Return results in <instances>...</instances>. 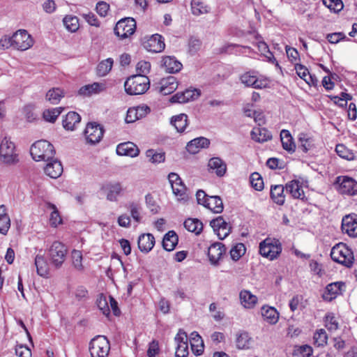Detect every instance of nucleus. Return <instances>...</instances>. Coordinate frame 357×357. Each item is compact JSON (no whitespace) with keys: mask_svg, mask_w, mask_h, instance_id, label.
Returning <instances> with one entry per match:
<instances>
[{"mask_svg":"<svg viewBox=\"0 0 357 357\" xmlns=\"http://www.w3.org/2000/svg\"><path fill=\"white\" fill-rule=\"evenodd\" d=\"M15 354L20 357H31L30 349L24 345L17 346L15 349Z\"/></svg>","mask_w":357,"mask_h":357,"instance_id":"nucleus-64","label":"nucleus"},{"mask_svg":"<svg viewBox=\"0 0 357 357\" xmlns=\"http://www.w3.org/2000/svg\"><path fill=\"white\" fill-rule=\"evenodd\" d=\"M329 280V275L324 265L314 261V282L324 285L327 283Z\"/></svg>","mask_w":357,"mask_h":357,"instance_id":"nucleus-22","label":"nucleus"},{"mask_svg":"<svg viewBox=\"0 0 357 357\" xmlns=\"http://www.w3.org/2000/svg\"><path fill=\"white\" fill-rule=\"evenodd\" d=\"M63 22L66 28L70 32H75L79 29V20L76 16L66 15Z\"/></svg>","mask_w":357,"mask_h":357,"instance_id":"nucleus-44","label":"nucleus"},{"mask_svg":"<svg viewBox=\"0 0 357 357\" xmlns=\"http://www.w3.org/2000/svg\"><path fill=\"white\" fill-rule=\"evenodd\" d=\"M252 139L257 142L263 143L272 139V135L265 128H255L250 133Z\"/></svg>","mask_w":357,"mask_h":357,"instance_id":"nucleus-29","label":"nucleus"},{"mask_svg":"<svg viewBox=\"0 0 357 357\" xmlns=\"http://www.w3.org/2000/svg\"><path fill=\"white\" fill-rule=\"evenodd\" d=\"M46 205L48 209L52 210L50 218V225L52 227H56L58 225L62 222V219L59 215V211L54 204L47 202Z\"/></svg>","mask_w":357,"mask_h":357,"instance_id":"nucleus-41","label":"nucleus"},{"mask_svg":"<svg viewBox=\"0 0 357 357\" xmlns=\"http://www.w3.org/2000/svg\"><path fill=\"white\" fill-rule=\"evenodd\" d=\"M67 252L64 244L54 241L48 250L51 264L56 268H59L66 260Z\"/></svg>","mask_w":357,"mask_h":357,"instance_id":"nucleus-6","label":"nucleus"},{"mask_svg":"<svg viewBox=\"0 0 357 357\" xmlns=\"http://www.w3.org/2000/svg\"><path fill=\"white\" fill-rule=\"evenodd\" d=\"M208 167L210 169L215 170L218 176H223L227 171L226 163L218 157H214L209 160Z\"/></svg>","mask_w":357,"mask_h":357,"instance_id":"nucleus-27","label":"nucleus"},{"mask_svg":"<svg viewBox=\"0 0 357 357\" xmlns=\"http://www.w3.org/2000/svg\"><path fill=\"white\" fill-rule=\"evenodd\" d=\"M182 100L181 102H187L198 98L200 96V91L198 89H186L185 91L181 92Z\"/></svg>","mask_w":357,"mask_h":357,"instance_id":"nucleus-56","label":"nucleus"},{"mask_svg":"<svg viewBox=\"0 0 357 357\" xmlns=\"http://www.w3.org/2000/svg\"><path fill=\"white\" fill-rule=\"evenodd\" d=\"M47 162L45 167V174L53 178L60 176L63 172V167L61 162L54 158Z\"/></svg>","mask_w":357,"mask_h":357,"instance_id":"nucleus-23","label":"nucleus"},{"mask_svg":"<svg viewBox=\"0 0 357 357\" xmlns=\"http://www.w3.org/2000/svg\"><path fill=\"white\" fill-rule=\"evenodd\" d=\"M339 183V191L342 195H354L357 194V182L348 176H338L336 181Z\"/></svg>","mask_w":357,"mask_h":357,"instance_id":"nucleus-11","label":"nucleus"},{"mask_svg":"<svg viewBox=\"0 0 357 357\" xmlns=\"http://www.w3.org/2000/svg\"><path fill=\"white\" fill-rule=\"evenodd\" d=\"M210 140L204 137H197L190 141L186 145V150L191 154L197 153L201 149L208 148Z\"/></svg>","mask_w":357,"mask_h":357,"instance_id":"nucleus-19","label":"nucleus"},{"mask_svg":"<svg viewBox=\"0 0 357 357\" xmlns=\"http://www.w3.org/2000/svg\"><path fill=\"white\" fill-rule=\"evenodd\" d=\"M0 157L3 162L8 165H13L19 162L18 154L16 153L15 144L10 137L5 136L0 144Z\"/></svg>","mask_w":357,"mask_h":357,"instance_id":"nucleus-3","label":"nucleus"},{"mask_svg":"<svg viewBox=\"0 0 357 357\" xmlns=\"http://www.w3.org/2000/svg\"><path fill=\"white\" fill-rule=\"evenodd\" d=\"M143 46L149 52L158 53L165 49V45L162 36L153 34L143 42Z\"/></svg>","mask_w":357,"mask_h":357,"instance_id":"nucleus-14","label":"nucleus"},{"mask_svg":"<svg viewBox=\"0 0 357 357\" xmlns=\"http://www.w3.org/2000/svg\"><path fill=\"white\" fill-rule=\"evenodd\" d=\"M64 91L60 88H52L46 93V100L51 104H58L61 99L64 97Z\"/></svg>","mask_w":357,"mask_h":357,"instance_id":"nucleus-39","label":"nucleus"},{"mask_svg":"<svg viewBox=\"0 0 357 357\" xmlns=\"http://www.w3.org/2000/svg\"><path fill=\"white\" fill-rule=\"evenodd\" d=\"M146 156L149 158V161L152 163H160L165 160V152H158L153 149H149L146 152Z\"/></svg>","mask_w":357,"mask_h":357,"instance_id":"nucleus-46","label":"nucleus"},{"mask_svg":"<svg viewBox=\"0 0 357 357\" xmlns=\"http://www.w3.org/2000/svg\"><path fill=\"white\" fill-rule=\"evenodd\" d=\"M168 179L172 185L174 194L181 200L186 199L188 198L186 187L179 176L176 173L172 172L168 175Z\"/></svg>","mask_w":357,"mask_h":357,"instance_id":"nucleus-10","label":"nucleus"},{"mask_svg":"<svg viewBox=\"0 0 357 357\" xmlns=\"http://www.w3.org/2000/svg\"><path fill=\"white\" fill-rule=\"evenodd\" d=\"M14 48L24 51L33 45V40L26 30H18L13 34Z\"/></svg>","mask_w":357,"mask_h":357,"instance_id":"nucleus-9","label":"nucleus"},{"mask_svg":"<svg viewBox=\"0 0 357 357\" xmlns=\"http://www.w3.org/2000/svg\"><path fill=\"white\" fill-rule=\"evenodd\" d=\"M73 264L77 270H82L83 266L82 264V255L80 251L74 250L72 252Z\"/></svg>","mask_w":357,"mask_h":357,"instance_id":"nucleus-59","label":"nucleus"},{"mask_svg":"<svg viewBox=\"0 0 357 357\" xmlns=\"http://www.w3.org/2000/svg\"><path fill=\"white\" fill-rule=\"evenodd\" d=\"M151 69V63L146 61H140L136 66V70L139 73L138 74H147L149 73Z\"/></svg>","mask_w":357,"mask_h":357,"instance_id":"nucleus-63","label":"nucleus"},{"mask_svg":"<svg viewBox=\"0 0 357 357\" xmlns=\"http://www.w3.org/2000/svg\"><path fill=\"white\" fill-rule=\"evenodd\" d=\"M84 133L86 142L93 145L98 143L102 138L104 129L100 124L91 122L86 125Z\"/></svg>","mask_w":357,"mask_h":357,"instance_id":"nucleus-8","label":"nucleus"},{"mask_svg":"<svg viewBox=\"0 0 357 357\" xmlns=\"http://www.w3.org/2000/svg\"><path fill=\"white\" fill-rule=\"evenodd\" d=\"M170 123L178 132H183L188 126V116L185 114L174 116Z\"/></svg>","mask_w":357,"mask_h":357,"instance_id":"nucleus-35","label":"nucleus"},{"mask_svg":"<svg viewBox=\"0 0 357 357\" xmlns=\"http://www.w3.org/2000/svg\"><path fill=\"white\" fill-rule=\"evenodd\" d=\"M178 238L174 231H169L163 237L162 247L167 251H172L178 244Z\"/></svg>","mask_w":357,"mask_h":357,"instance_id":"nucleus-32","label":"nucleus"},{"mask_svg":"<svg viewBox=\"0 0 357 357\" xmlns=\"http://www.w3.org/2000/svg\"><path fill=\"white\" fill-rule=\"evenodd\" d=\"M280 139L282 147L289 153H293L296 149V144L290 132L287 130H282L280 132Z\"/></svg>","mask_w":357,"mask_h":357,"instance_id":"nucleus-33","label":"nucleus"},{"mask_svg":"<svg viewBox=\"0 0 357 357\" xmlns=\"http://www.w3.org/2000/svg\"><path fill=\"white\" fill-rule=\"evenodd\" d=\"M35 266L37 273L46 277L49 273V266L43 255L38 254L35 258Z\"/></svg>","mask_w":357,"mask_h":357,"instance_id":"nucleus-34","label":"nucleus"},{"mask_svg":"<svg viewBox=\"0 0 357 357\" xmlns=\"http://www.w3.org/2000/svg\"><path fill=\"white\" fill-rule=\"evenodd\" d=\"M202 41L197 37L192 36L188 42V51L191 54H196L201 48Z\"/></svg>","mask_w":357,"mask_h":357,"instance_id":"nucleus-57","label":"nucleus"},{"mask_svg":"<svg viewBox=\"0 0 357 357\" xmlns=\"http://www.w3.org/2000/svg\"><path fill=\"white\" fill-rule=\"evenodd\" d=\"M81 116L75 112H68L62 121L63 127L67 130H74L80 122Z\"/></svg>","mask_w":357,"mask_h":357,"instance_id":"nucleus-28","label":"nucleus"},{"mask_svg":"<svg viewBox=\"0 0 357 357\" xmlns=\"http://www.w3.org/2000/svg\"><path fill=\"white\" fill-rule=\"evenodd\" d=\"M204 206L215 213H222L224 209L222 200L219 196H208L204 199Z\"/></svg>","mask_w":357,"mask_h":357,"instance_id":"nucleus-26","label":"nucleus"},{"mask_svg":"<svg viewBox=\"0 0 357 357\" xmlns=\"http://www.w3.org/2000/svg\"><path fill=\"white\" fill-rule=\"evenodd\" d=\"M245 252V247L243 243H237L230 250V255L234 261H238Z\"/></svg>","mask_w":357,"mask_h":357,"instance_id":"nucleus-55","label":"nucleus"},{"mask_svg":"<svg viewBox=\"0 0 357 357\" xmlns=\"http://www.w3.org/2000/svg\"><path fill=\"white\" fill-rule=\"evenodd\" d=\"M236 343L238 349H249L252 343V338L249 336L248 333L242 332L237 335Z\"/></svg>","mask_w":357,"mask_h":357,"instance_id":"nucleus-40","label":"nucleus"},{"mask_svg":"<svg viewBox=\"0 0 357 357\" xmlns=\"http://www.w3.org/2000/svg\"><path fill=\"white\" fill-rule=\"evenodd\" d=\"M162 66L165 71L168 73H176L182 68V64L174 56H165L162 59Z\"/></svg>","mask_w":357,"mask_h":357,"instance_id":"nucleus-24","label":"nucleus"},{"mask_svg":"<svg viewBox=\"0 0 357 357\" xmlns=\"http://www.w3.org/2000/svg\"><path fill=\"white\" fill-rule=\"evenodd\" d=\"M226 252V248L222 243H215L208 249V256L211 264L216 266Z\"/></svg>","mask_w":357,"mask_h":357,"instance_id":"nucleus-16","label":"nucleus"},{"mask_svg":"<svg viewBox=\"0 0 357 357\" xmlns=\"http://www.w3.org/2000/svg\"><path fill=\"white\" fill-rule=\"evenodd\" d=\"M240 79L246 86H252L255 89H262L266 86L265 81L257 79L255 75H252L250 73L242 75Z\"/></svg>","mask_w":357,"mask_h":357,"instance_id":"nucleus-25","label":"nucleus"},{"mask_svg":"<svg viewBox=\"0 0 357 357\" xmlns=\"http://www.w3.org/2000/svg\"><path fill=\"white\" fill-rule=\"evenodd\" d=\"M113 63V59L111 58L102 61L97 66V74L102 77L106 75L111 70Z\"/></svg>","mask_w":357,"mask_h":357,"instance_id":"nucleus-42","label":"nucleus"},{"mask_svg":"<svg viewBox=\"0 0 357 357\" xmlns=\"http://www.w3.org/2000/svg\"><path fill=\"white\" fill-rule=\"evenodd\" d=\"M322 2L326 7L335 13L340 12L344 8L342 0H322Z\"/></svg>","mask_w":357,"mask_h":357,"instance_id":"nucleus-48","label":"nucleus"},{"mask_svg":"<svg viewBox=\"0 0 357 357\" xmlns=\"http://www.w3.org/2000/svg\"><path fill=\"white\" fill-rule=\"evenodd\" d=\"M328 336L324 329H320L314 333V345L323 347L327 343Z\"/></svg>","mask_w":357,"mask_h":357,"instance_id":"nucleus-53","label":"nucleus"},{"mask_svg":"<svg viewBox=\"0 0 357 357\" xmlns=\"http://www.w3.org/2000/svg\"><path fill=\"white\" fill-rule=\"evenodd\" d=\"M273 241V240L271 238H266L259 244V253L266 257H268L270 259L271 257V242Z\"/></svg>","mask_w":357,"mask_h":357,"instance_id":"nucleus-58","label":"nucleus"},{"mask_svg":"<svg viewBox=\"0 0 357 357\" xmlns=\"http://www.w3.org/2000/svg\"><path fill=\"white\" fill-rule=\"evenodd\" d=\"M210 225L220 240L225 239L231 232V227L229 226L222 216L213 219L210 222Z\"/></svg>","mask_w":357,"mask_h":357,"instance_id":"nucleus-12","label":"nucleus"},{"mask_svg":"<svg viewBox=\"0 0 357 357\" xmlns=\"http://www.w3.org/2000/svg\"><path fill=\"white\" fill-rule=\"evenodd\" d=\"M30 153L36 161H49L54 158L55 150L53 145L48 141L38 140L31 145Z\"/></svg>","mask_w":357,"mask_h":357,"instance_id":"nucleus-2","label":"nucleus"},{"mask_svg":"<svg viewBox=\"0 0 357 357\" xmlns=\"http://www.w3.org/2000/svg\"><path fill=\"white\" fill-rule=\"evenodd\" d=\"M150 87V81L144 75L137 74L129 77L124 83L126 92L128 95L144 93Z\"/></svg>","mask_w":357,"mask_h":357,"instance_id":"nucleus-1","label":"nucleus"},{"mask_svg":"<svg viewBox=\"0 0 357 357\" xmlns=\"http://www.w3.org/2000/svg\"><path fill=\"white\" fill-rule=\"evenodd\" d=\"M136 29V22L133 18L127 17L119 20L114 28L115 34L120 38H126L132 35Z\"/></svg>","mask_w":357,"mask_h":357,"instance_id":"nucleus-7","label":"nucleus"},{"mask_svg":"<svg viewBox=\"0 0 357 357\" xmlns=\"http://www.w3.org/2000/svg\"><path fill=\"white\" fill-rule=\"evenodd\" d=\"M261 314L267 322L275 324L279 319V313L275 307L264 306L261 307Z\"/></svg>","mask_w":357,"mask_h":357,"instance_id":"nucleus-36","label":"nucleus"},{"mask_svg":"<svg viewBox=\"0 0 357 357\" xmlns=\"http://www.w3.org/2000/svg\"><path fill=\"white\" fill-rule=\"evenodd\" d=\"M286 193H289L293 198L300 199L303 201L307 199L302 185L297 180H292L285 185Z\"/></svg>","mask_w":357,"mask_h":357,"instance_id":"nucleus-18","label":"nucleus"},{"mask_svg":"<svg viewBox=\"0 0 357 357\" xmlns=\"http://www.w3.org/2000/svg\"><path fill=\"white\" fill-rule=\"evenodd\" d=\"M298 141L300 143L298 148L303 152L307 153L311 149L312 146V139L307 134L303 132L301 133L298 136Z\"/></svg>","mask_w":357,"mask_h":357,"instance_id":"nucleus-49","label":"nucleus"},{"mask_svg":"<svg viewBox=\"0 0 357 357\" xmlns=\"http://www.w3.org/2000/svg\"><path fill=\"white\" fill-rule=\"evenodd\" d=\"M190 342L191 349L196 356H200L204 352V342L202 337L195 331L190 334Z\"/></svg>","mask_w":357,"mask_h":357,"instance_id":"nucleus-30","label":"nucleus"},{"mask_svg":"<svg viewBox=\"0 0 357 357\" xmlns=\"http://www.w3.org/2000/svg\"><path fill=\"white\" fill-rule=\"evenodd\" d=\"M250 183L256 190L261 191L264 189V181L261 176L258 172L251 174L250 177Z\"/></svg>","mask_w":357,"mask_h":357,"instance_id":"nucleus-52","label":"nucleus"},{"mask_svg":"<svg viewBox=\"0 0 357 357\" xmlns=\"http://www.w3.org/2000/svg\"><path fill=\"white\" fill-rule=\"evenodd\" d=\"M145 199L146 206L150 209L151 212L153 214L158 213L160 209V206L156 204L153 197L150 194H148L146 195Z\"/></svg>","mask_w":357,"mask_h":357,"instance_id":"nucleus-61","label":"nucleus"},{"mask_svg":"<svg viewBox=\"0 0 357 357\" xmlns=\"http://www.w3.org/2000/svg\"><path fill=\"white\" fill-rule=\"evenodd\" d=\"M127 208L130 212V215L132 219L137 222L139 223L142 221V216L140 215L141 206L139 204L132 202L127 204Z\"/></svg>","mask_w":357,"mask_h":357,"instance_id":"nucleus-45","label":"nucleus"},{"mask_svg":"<svg viewBox=\"0 0 357 357\" xmlns=\"http://www.w3.org/2000/svg\"><path fill=\"white\" fill-rule=\"evenodd\" d=\"M96 304L102 314L108 317L110 314V309L106 297L103 294H100L96 301Z\"/></svg>","mask_w":357,"mask_h":357,"instance_id":"nucleus-54","label":"nucleus"},{"mask_svg":"<svg viewBox=\"0 0 357 357\" xmlns=\"http://www.w3.org/2000/svg\"><path fill=\"white\" fill-rule=\"evenodd\" d=\"M138 147L132 142H127L119 144L116 147V153L119 155L136 157L139 155Z\"/></svg>","mask_w":357,"mask_h":357,"instance_id":"nucleus-20","label":"nucleus"},{"mask_svg":"<svg viewBox=\"0 0 357 357\" xmlns=\"http://www.w3.org/2000/svg\"><path fill=\"white\" fill-rule=\"evenodd\" d=\"M239 296L241 303L246 308L254 307L257 302V296L252 294L250 291L248 290H242L240 292Z\"/></svg>","mask_w":357,"mask_h":357,"instance_id":"nucleus-38","label":"nucleus"},{"mask_svg":"<svg viewBox=\"0 0 357 357\" xmlns=\"http://www.w3.org/2000/svg\"><path fill=\"white\" fill-rule=\"evenodd\" d=\"M185 228L190 231L199 235L203 230V223L197 218H188L185 220Z\"/></svg>","mask_w":357,"mask_h":357,"instance_id":"nucleus-37","label":"nucleus"},{"mask_svg":"<svg viewBox=\"0 0 357 357\" xmlns=\"http://www.w3.org/2000/svg\"><path fill=\"white\" fill-rule=\"evenodd\" d=\"M62 111L63 107L45 109L43 113V116L46 121L54 123Z\"/></svg>","mask_w":357,"mask_h":357,"instance_id":"nucleus-43","label":"nucleus"},{"mask_svg":"<svg viewBox=\"0 0 357 357\" xmlns=\"http://www.w3.org/2000/svg\"><path fill=\"white\" fill-rule=\"evenodd\" d=\"M284 189L282 185H271L270 195L272 200L278 205H283L284 203Z\"/></svg>","mask_w":357,"mask_h":357,"instance_id":"nucleus-31","label":"nucleus"},{"mask_svg":"<svg viewBox=\"0 0 357 357\" xmlns=\"http://www.w3.org/2000/svg\"><path fill=\"white\" fill-rule=\"evenodd\" d=\"M344 283L342 282H335L328 284L325 289L321 293V298L325 301H331L342 293V289Z\"/></svg>","mask_w":357,"mask_h":357,"instance_id":"nucleus-15","label":"nucleus"},{"mask_svg":"<svg viewBox=\"0 0 357 357\" xmlns=\"http://www.w3.org/2000/svg\"><path fill=\"white\" fill-rule=\"evenodd\" d=\"M335 151L337 155L348 160H352L354 159V153L347 149L344 144H337L335 148Z\"/></svg>","mask_w":357,"mask_h":357,"instance_id":"nucleus-50","label":"nucleus"},{"mask_svg":"<svg viewBox=\"0 0 357 357\" xmlns=\"http://www.w3.org/2000/svg\"><path fill=\"white\" fill-rule=\"evenodd\" d=\"M191 6L192 12L195 15H199L208 12V7L204 6L199 0H192Z\"/></svg>","mask_w":357,"mask_h":357,"instance_id":"nucleus-51","label":"nucleus"},{"mask_svg":"<svg viewBox=\"0 0 357 357\" xmlns=\"http://www.w3.org/2000/svg\"><path fill=\"white\" fill-rule=\"evenodd\" d=\"M10 227V220L8 215L0 218V233L6 234Z\"/></svg>","mask_w":357,"mask_h":357,"instance_id":"nucleus-62","label":"nucleus"},{"mask_svg":"<svg viewBox=\"0 0 357 357\" xmlns=\"http://www.w3.org/2000/svg\"><path fill=\"white\" fill-rule=\"evenodd\" d=\"M138 248L141 252L148 253L155 245V238L151 234H143L138 238Z\"/></svg>","mask_w":357,"mask_h":357,"instance_id":"nucleus-21","label":"nucleus"},{"mask_svg":"<svg viewBox=\"0 0 357 357\" xmlns=\"http://www.w3.org/2000/svg\"><path fill=\"white\" fill-rule=\"evenodd\" d=\"M110 349L109 342L104 335H97L89 344L91 357H107Z\"/></svg>","mask_w":357,"mask_h":357,"instance_id":"nucleus-5","label":"nucleus"},{"mask_svg":"<svg viewBox=\"0 0 357 357\" xmlns=\"http://www.w3.org/2000/svg\"><path fill=\"white\" fill-rule=\"evenodd\" d=\"M331 257L334 261L347 267H350L354 262V255L346 244L340 243L333 247Z\"/></svg>","mask_w":357,"mask_h":357,"instance_id":"nucleus-4","label":"nucleus"},{"mask_svg":"<svg viewBox=\"0 0 357 357\" xmlns=\"http://www.w3.org/2000/svg\"><path fill=\"white\" fill-rule=\"evenodd\" d=\"M273 241L271 242V257L270 259L273 260L278 257V256L280 254L282 251V248L280 244L278 243V241H275V239H273Z\"/></svg>","mask_w":357,"mask_h":357,"instance_id":"nucleus-60","label":"nucleus"},{"mask_svg":"<svg viewBox=\"0 0 357 357\" xmlns=\"http://www.w3.org/2000/svg\"><path fill=\"white\" fill-rule=\"evenodd\" d=\"M342 230L349 236H357V215H348L343 218Z\"/></svg>","mask_w":357,"mask_h":357,"instance_id":"nucleus-17","label":"nucleus"},{"mask_svg":"<svg viewBox=\"0 0 357 357\" xmlns=\"http://www.w3.org/2000/svg\"><path fill=\"white\" fill-rule=\"evenodd\" d=\"M174 340L177 344L176 357H187L188 352V335L183 329H179Z\"/></svg>","mask_w":357,"mask_h":357,"instance_id":"nucleus-13","label":"nucleus"},{"mask_svg":"<svg viewBox=\"0 0 357 357\" xmlns=\"http://www.w3.org/2000/svg\"><path fill=\"white\" fill-rule=\"evenodd\" d=\"M295 69L298 75L303 79L310 86L312 83V76L307 68L301 64H296Z\"/></svg>","mask_w":357,"mask_h":357,"instance_id":"nucleus-47","label":"nucleus"}]
</instances>
